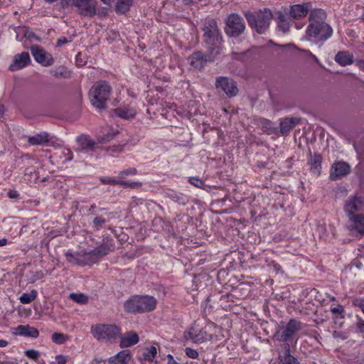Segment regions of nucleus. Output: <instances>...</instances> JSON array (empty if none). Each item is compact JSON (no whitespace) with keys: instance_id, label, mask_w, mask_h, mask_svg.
I'll list each match as a JSON object with an SVG mask.
<instances>
[{"instance_id":"obj_1","label":"nucleus","mask_w":364,"mask_h":364,"mask_svg":"<svg viewBox=\"0 0 364 364\" xmlns=\"http://www.w3.org/2000/svg\"><path fill=\"white\" fill-rule=\"evenodd\" d=\"M326 14L321 9H313L308 17L305 38L321 45L333 34L332 27L326 22Z\"/></svg>"},{"instance_id":"obj_2","label":"nucleus","mask_w":364,"mask_h":364,"mask_svg":"<svg viewBox=\"0 0 364 364\" xmlns=\"http://www.w3.org/2000/svg\"><path fill=\"white\" fill-rule=\"evenodd\" d=\"M114 250V245L113 244V240L112 239L107 238L106 240H104V242L100 246L95 248L90 252L75 253L67 252L65 253V257L67 261L73 264H78L81 266L91 265L97 262L102 257L107 255L109 252L113 251Z\"/></svg>"},{"instance_id":"obj_3","label":"nucleus","mask_w":364,"mask_h":364,"mask_svg":"<svg viewBox=\"0 0 364 364\" xmlns=\"http://www.w3.org/2000/svg\"><path fill=\"white\" fill-rule=\"evenodd\" d=\"M203 42L208 52L218 55L220 53L223 43V36L218 23L214 19H208L203 27Z\"/></svg>"},{"instance_id":"obj_4","label":"nucleus","mask_w":364,"mask_h":364,"mask_svg":"<svg viewBox=\"0 0 364 364\" xmlns=\"http://www.w3.org/2000/svg\"><path fill=\"white\" fill-rule=\"evenodd\" d=\"M249 26L259 34L265 33L274 18L272 11L268 8L259 9L255 12L250 11L243 13Z\"/></svg>"},{"instance_id":"obj_5","label":"nucleus","mask_w":364,"mask_h":364,"mask_svg":"<svg viewBox=\"0 0 364 364\" xmlns=\"http://www.w3.org/2000/svg\"><path fill=\"white\" fill-rule=\"evenodd\" d=\"M156 299L151 296H134L124 303L127 312L140 314L150 312L155 309Z\"/></svg>"},{"instance_id":"obj_6","label":"nucleus","mask_w":364,"mask_h":364,"mask_svg":"<svg viewBox=\"0 0 364 364\" xmlns=\"http://www.w3.org/2000/svg\"><path fill=\"white\" fill-rule=\"evenodd\" d=\"M112 87L105 80L96 82L90 90V99L92 105L97 109H104L109 99Z\"/></svg>"},{"instance_id":"obj_7","label":"nucleus","mask_w":364,"mask_h":364,"mask_svg":"<svg viewBox=\"0 0 364 364\" xmlns=\"http://www.w3.org/2000/svg\"><path fill=\"white\" fill-rule=\"evenodd\" d=\"M91 333L98 341H109L118 338L120 329L116 325L98 324L91 327Z\"/></svg>"},{"instance_id":"obj_8","label":"nucleus","mask_w":364,"mask_h":364,"mask_svg":"<svg viewBox=\"0 0 364 364\" xmlns=\"http://www.w3.org/2000/svg\"><path fill=\"white\" fill-rule=\"evenodd\" d=\"M301 328V323L291 318L284 326H279L274 334L273 338L279 342H287Z\"/></svg>"},{"instance_id":"obj_9","label":"nucleus","mask_w":364,"mask_h":364,"mask_svg":"<svg viewBox=\"0 0 364 364\" xmlns=\"http://www.w3.org/2000/svg\"><path fill=\"white\" fill-rule=\"evenodd\" d=\"M245 30L244 19L237 14H229L225 21V31L230 37H238Z\"/></svg>"},{"instance_id":"obj_10","label":"nucleus","mask_w":364,"mask_h":364,"mask_svg":"<svg viewBox=\"0 0 364 364\" xmlns=\"http://www.w3.org/2000/svg\"><path fill=\"white\" fill-rule=\"evenodd\" d=\"M215 87L219 94L223 93L230 98L235 97L239 92L236 82L225 76L217 77Z\"/></svg>"},{"instance_id":"obj_11","label":"nucleus","mask_w":364,"mask_h":364,"mask_svg":"<svg viewBox=\"0 0 364 364\" xmlns=\"http://www.w3.org/2000/svg\"><path fill=\"white\" fill-rule=\"evenodd\" d=\"M217 56L211 52L205 55L201 51H196L188 58L191 66L196 70H200L203 68L207 62H212Z\"/></svg>"},{"instance_id":"obj_12","label":"nucleus","mask_w":364,"mask_h":364,"mask_svg":"<svg viewBox=\"0 0 364 364\" xmlns=\"http://www.w3.org/2000/svg\"><path fill=\"white\" fill-rule=\"evenodd\" d=\"M287 14V8H282V10L274 12V20L277 23V27L278 30L283 33H287L290 31L293 23V20Z\"/></svg>"},{"instance_id":"obj_13","label":"nucleus","mask_w":364,"mask_h":364,"mask_svg":"<svg viewBox=\"0 0 364 364\" xmlns=\"http://www.w3.org/2000/svg\"><path fill=\"white\" fill-rule=\"evenodd\" d=\"M344 210L348 218L356 215V213L364 212V199L357 196H350L346 201Z\"/></svg>"},{"instance_id":"obj_14","label":"nucleus","mask_w":364,"mask_h":364,"mask_svg":"<svg viewBox=\"0 0 364 364\" xmlns=\"http://www.w3.org/2000/svg\"><path fill=\"white\" fill-rule=\"evenodd\" d=\"M183 337L186 341H191L193 343H202L207 340H210L212 336L206 331L200 330L195 326H191L188 330L185 331Z\"/></svg>"},{"instance_id":"obj_15","label":"nucleus","mask_w":364,"mask_h":364,"mask_svg":"<svg viewBox=\"0 0 364 364\" xmlns=\"http://www.w3.org/2000/svg\"><path fill=\"white\" fill-rule=\"evenodd\" d=\"M31 52L34 59L43 66H50L53 63L52 55L39 46H32Z\"/></svg>"},{"instance_id":"obj_16","label":"nucleus","mask_w":364,"mask_h":364,"mask_svg":"<svg viewBox=\"0 0 364 364\" xmlns=\"http://www.w3.org/2000/svg\"><path fill=\"white\" fill-rule=\"evenodd\" d=\"M311 10L313 9H311V4L310 2H306L301 4H294L290 6L288 14L292 20H300L306 17Z\"/></svg>"},{"instance_id":"obj_17","label":"nucleus","mask_w":364,"mask_h":364,"mask_svg":"<svg viewBox=\"0 0 364 364\" xmlns=\"http://www.w3.org/2000/svg\"><path fill=\"white\" fill-rule=\"evenodd\" d=\"M31 62L29 53L22 52L14 56L13 63L9 66L10 71H16L27 66Z\"/></svg>"},{"instance_id":"obj_18","label":"nucleus","mask_w":364,"mask_h":364,"mask_svg":"<svg viewBox=\"0 0 364 364\" xmlns=\"http://www.w3.org/2000/svg\"><path fill=\"white\" fill-rule=\"evenodd\" d=\"M91 0H73V4L80 9V14L92 17L96 14L95 5L90 4Z\"/></svg>"},{"instance_id":"obj_19","label":"nucleus","mask_w":364,"mask_h":364,"mask_svg":"<svg viewBox=\"0 0 364 364\" xmlns=\"http://www.w3.org/2000/svg\"><path fill=\"white\" fill-rule=\"evenodd\" d=\"M350 171V166L343 161L335 163L332 165L330 178L336 180L340 177L348 174Z\"/></svg>"},{"instance_id":"obj_20","label":"nucleus","mask_w":364,"mask_h":364,"mask_svg":"<svg viewBox=\"0 0 364 364\" xmlns=\"http://www.w3.org/2000/svg\"><path fill=\"white\" fill-rule=\"evenodd\" d=\"M299 117H286L280 122V132L283 136H287L290 131L296 125L301 123Z\"/></svg>"},{"instance_id":"obj_21","label":"nucleus","mask_w":364,"mask_h":364,"mask_svg":"<svg viewBox=\"0 0 364 364\" xmlns=\"http://www.w3.org/2000/svg\"><path fill=\"white\" fill-rule=\"evenodd\" d=\"M335 61L340 65L345 67L353 63V55L348 51H339L334 58Z\"/></svg>"},{"instance_id":"obj_22","label":"nucleus","mask_w":364,"mask_h":364,"mask_svg":"<svg viewBox=\"0 0 364 364\" xmlns=\"http://www.w3.org/2000/svg\"><path fill=\"white\" fill-rule=\"evenodd\" d=\"M139 336L134 331H129L121 337L119 346L121 348L129 347L139 342Z\"/></svg>"},{"instance_id":"obj_23","label":"nucleus","mask_w":364,"mask_h":364,"mask_svg":"<svg viewBox=\"0 0 364 364\" xmlns=\"http://www.w3.org/2000/svg\"><path fill=\"white\" fill-rule=\"evenodd\" d=\"M16 333L23 336L38 338L39 331L37 328L29 325H20L16 328Z\"/></svg>"},{"instance_id":"obj_24","label":"nucleus","mask_w":364,"mask_h":364,"mask_svg":"<svg viewBox=\"0 0 364 364\" xmlns=\"http://www.w3.org/2000/svg\"><path fill=\"white\" fill-rule=\"evenodd\" d=\"M284 353L279 355V360L282 364H300L298 360L290 354V345L284 344Z\"/></svg>"},{"instance_id":"obj_25","label":"nucleus","mask_w":364,"mask_h":364,"mask_svg":"<svg viewBox=\"0 0 364 364\" xmlns=\"http://www.w3.org/2000/svg\"><path fill=\"white\" fill-rule=\"evenodd\" d=\"M130 358L129 350H124L119 352L116 355L109 358L110 364H126Z\"/></svg>"},{"instance_id":"obj_26","label":"nucleus","mask_w":364,"mask_h":364,"mask_svg":"<svg viewBox=\"0 0 364 364\" xmlns=\"http://www.w3.org/2000/svg\"><path fill=\"white\" fill-rule=\"evenodd\" d=\"M349 220L352 223V227L360 234H364V215L357 214L349 217Z\"/></svg>"},{"instance_id":"obj_27","label":"nucleus","mask_w":364,"mask_h":364,"mask_svg":"<svg viewBox=\"0 0 364 364\" xmlns=\"http://www.w3.org/2000/svg\"><path fill=\"white\" fill-rule=\"evenodd\" d=\"M113 112L118 117L125 119L133 118L136 114L135 110L129 106L116 108Z\"/></svg>"},{"instance_id":"obj_28","label":"nucleus","mask_w":364,"mask_h":364,"mask_svg":"<svg viewBox=\"0 0 364 364\" xmlns=\"http://www.w3.org/2000/svg\"><path fill=\"white\" fill-rule=\"evenodd\" d=\"M28 141L31 145H41L49 141V135L46 132L37 134L35 136H30Z\"/></svg>"},{"instance_id":"obj_29","label":"nucleus","mask_w":364,"mask_h":364,"mask_svg":"<svg viewBox=\"0 0 364 364\" xmlns=\"http://www.w3.org/2000/svg\"><path fill=\"white\" fill-rule=\"evenodd\" d=\"M77 143L82 149L92 150L95 142L87 135H81L77 139Z\"/></svg>"},{"instance_id":"obj_30","label":"nucleus","mask_w":364,"mask_h":364,"mask_svg":"<svg viewBox=\"0 0 364 364\" xmlns=\"http://www.w3.org/2000/svg\"><path fill=\"white\" fill-rule=\"evenodd\" d=\"M321 161L322 157L320 154H314V157L311 159V171L317 176L321 172Z\"/></svg>"},{"instance_id":"obj_31","label":"nucleus","mask_w":364,"mask_h":364,"mask_svg":"<svg viewBox=\"0 0 364 364\" xmlns=\"http://www.w3.org/2000/svg\"><path fill=\"white\" fill-rule=\"evenodd\" d=\"M132 3V0H118L116 4V11L122 14L127 12Z\"/></svg>"},{"instance_id":"obj_32","label":"nucleus","mask_w":364,"mask_h":364,"mask_svg":"<svg viewBox=\"0 0 364 364\" xmlns=\"http://www.w3.org/2000/svg\"><path fill=\"white\" fill-rule=\"evenodd\" d=\"M37 291L32 290L29 294L23 293L19 298L20 301L23 304H27L36 299Z\"/></svg>"},{"instance_id":"obj_33","label":"nucleus","mask_w":364,"mask_h":364,"mask_svg":"<svg viewBox=\"0 0 364 364\" xmlns=\"http://www.w3.org/2000/svg\"><path fill=\"white\" fill-rule=\"evenodd\" d=\"M50 73L55 77H62L63 78H68L70 77V73L65 67H58L55 70L50 71Z\"/></svg>"},{"instance_id":"obj_34","label":"nucleus","mask_w":364,"mask_h":364,"mask_svg":"<svg viewBox=\"0 0 364 364\" xmlns=\"http://www.w3.org/2000/svg\"><path fill=\"white\" fill-rule=\"evenodd\" d=\"M156 347L151 346L149 348L145 349L143 353V358L144 360L148 361H153L154 358L156 354Z\"/></svg>"},{"instance_id":"obj_35","label":"nucleus","mask_w":364,"mask_h":364,"mask_svg":"<svg viewBox=\"0 0 364 364\" xmlns=\"http://www.w3.org/2000/svg\"><path fill=\"white\" fill-rule=\"evenodd\" d=\"M68 338V336L62 333H54L52 335V341L57 344L64 343Z\"/></svg>"},{"instance_id":"obj_36","label":"nucleus","mask_w":364,"mask_h":364,"mask_svg":"<svg viewBox=\"0 0 364 364\" xmlns=\"http://www.w3.org/2000/svg\"><path fill=\"white\" fill-rule=\"evenodd\" d=\"M168 197L179 204L185 205L187 203L186 197L182 193H171L168 195Z\"/></svg>"},{"instance_id":"obj_37","label":"nucleus","mask_w":364,"mask_h":364,"mask_svg":"<svg viewBox=\"0 0 364 364\" xmlns=\"http://www.w3.org/2000/svg\"><path fill=\"white\" fill-rule=\"evenodd\" d=\"M70 297L75 302L78 304H85L87 302V296L83 294L79 293H72L70 295Z\"/></svg>"},{"instance_id":"obj_38","label":"nucleus","mask_w":364,"mask_h":364,"mask_svg":"<svg viewBox=\"0 0 364 364\" xmlns=\"http://www.w3.org/2000/svg\"><path fill=\"white\" fill-rule=\"evenodd\" d=\"M25 355L31 359L37 360L39 358L40 353L36 350L29 349L25 351Z\"/></svg>"},{"instance_id":"obj_39","label":"nucleus","mask_w":364,"mask_h":364,"mask_svg":"<svg viewBox=\"0 0 364 364\" xmlns=\"http://www.w3.org/2000/svg\"><path fill=\"white\" fill-rule=\"evenodd\" d=\"M357 321L355 323L356 330L359 333L364 332V320L362 319L360 316H357Z\"/></svg>"},{"instance_id":"obj_40","label":"nucleus","mask_w":364,"mask_h":364,"mask_svg":"<svg viewBox=\"0 0 364 364\" xmlns=\"http://www.w3.org/2000/svg\"><path fill=\"white\" fill-rule=\"evenodd\" d=\"M352 304L354 306L360 308L363 313L364 314V299L363 298H356L354 299L352 301Z\"/></svg>"},{"instance_id":"obj_41","label":"nucleus","mask_w":364,"mask_h":364,"mask_svg":"<svg viewBox=\"0 0 364 364\" xmlns=\"http://www.w3.org/2000/svg\"><path fill=\"white\" fill-rule=\"evenodd\" d=\"M105 223V220L102 217H96L93 220V225L97 230L101 228Z\"/></svg>"},{"instance_id":"obj_42","label":"nucleus","mask_w":364,"mask_h":364,"mask_svg":"<svg viewBox=\"0 0 364 364\" xmlns=\"http://www.w3.org/2000/svg\"><path fill=\"white\" fill-rule=\"evenodd\" d=\"M189 182L194 186L198 188H201L204 185L203 181L198 177H191L189 178Z\"/></svg>"},{"instance_id":"obj_43","label":"nucleus","mask_w":364,"mask_h":364,"mask_svg":"<svg viewBox=\"0 0 364 364\" xmlns=\"http://www.w3.org/2000/svg\"><path fill=\"white\" fill-rule=\"evenodd\" d=\"M331 311L333 314H339L341 318L345 317L344 309L343 306H338V307H333L331 309Z\"/></svg>"},{"instance_id":"obj_44","label":"nucleus","mask_w":364,"mask_h":364,"mask_svg":"<svg viewBox=\"0 0 364 364\" xmlns=\"http://www.w3.org/2000/svg\"><path fill=\"white\" fill-rule=\"evenodd\" d=\"M186 354L191 358H196L198 356V353L191 348H186L185 349Z\"/></svg>"},{"instance_id":"obj_45","label":"nucleus","mask_w":364,"mask_h":364,"mask_svg":"<svg viewBox=\"0 0 364 364\" xmlns=\"http://www.w3.org/2000/svg\"><path fill=\"white\" fill-rule=\"evenodd\" d=\"M100 181L104 184L117 185V181L109 177L100 178Z\"/></svg>"},{"instance_id":"obj_46","label":"nucleus","mask_w":364,"mask_h":364,"mask_svg":"<svg viewBox=\"0 0 364 364\" xmlns=\"http://www.w3.org/2000/svg\"><path fill=\"white\" fill-rule=\"evenodd\" d=\"M136 173V169L134 168H128L125 171L120 172L119 176L121 177H123L124 176L135 175Z\"/></svg>"},{"instance_id":"obj_47","label":"nucleus","mask_w":364,"mask_h":364,"mask_svg":"<svg viewBox=\"0 0 364 364\" xmlns=\"http://www.w3.org/2000/svg\"><path fill=\"white\" fill-rule=\"evenodd\" d=\"M333 337L334 338H336V339H341V340H345L347 338V336L345 335L343 333H342L341 331H334L333 332Z\"/></svg>"},{"instance_id":"obj_48","label":"nucleus","mask_w":364,"mask_h":364,"mask_svg":"<svg viewBox=\"0 0 364 364\" xmlns=\"http://www.w3.org/2000/svg\"><path fill=\"white\" fill-rule=\"evenodd\" d=\"M63 154L66 157V161H71L73 159V153L70 149H64L63 151Z\"/></svg>"},{"instance_id":"obj_49","label":"nucleus","mask_w":364,"mask_h":364,"mask_svg":"<svg viewBox=\"0 0 364 364\" xmlns=\"http://www.w3.org/2000/svg\"><path fill=\"white\" fill-rule=\"evenodd\" d=\"M7 195L10 198H18L19 196L18 191L16 190H9Z\"/></svg>"},{"instance_id":"obj_50","label":"nucleus","mask_w":364,"mask_h":364,"mask_svg":"<svg viewBox=\"0 0 364 364\" xmlns=\"http://www.w3.org/2000/svg\"><path fill=\"white\" fill-rule=\"evenodd\" d=\"M55 360L58 364H65L67 362V359L65 356L58 355L55 357Z\"/></svg>"},{"instance_id":"obj_51","label":"nucleus","mask_w":364,"mask_h":364,"mask_svg":"<svg viewBox=\"0 0 364 364\" xmlns=\"http://www.w3.org/2000/svg\"><path fill=\"white\" fill-rule=\"evenodd\" d=\"M68 42V39L66 38H59L57 41V44L56 46L58 47H60L62 46L63 45L67 43Z\"/></svg>"},{"instance_id":"obj_52","label":"nucleus","mask_w":364,"mask_h":364,"mask_svg":"<svg viewBox=\"0 0 364 364\" xmlns=\"http://www.w3.org/2000/svg\"><path fill=\"white\" fill-rule=\"evenodd\" d=\"M302 51L305 53H307L310 56V58H311L316 62H317V63L318 62V59L317 58V57L315 55H314L312 53H311L310 50H303Z\"/></svg>"},{"instance_id":"obj_53","label":"nucleus","mask_w":364,"mask_h":364,"mask_svg":"<svg viewBox=\"0 0 364 364\" xmlns=\"http://www.w3.org/2000/svg\"><path fill=\"white\" fill-rule=\"evenodd\" d=\"M355 65L360 69L364 70V60H356Z\"/></svg>"},{"instance_id":"obj_54","label":"nucleus","mask_w":364,"mask_h":364,"mask_svg":"<svg viewBox=\"0 0 364 364\" xmlns=\"http://www.w3.org/2000/svg\"><path fill=\"white\" fill-rule=\"evenodd\" d=\"M28 38L29 39H31V38H35L36 39L37 41H40V38H38L35 33H30L28 35Z\"/></svg>"},{"instance_id":"obj_55","label":"nucleus","mask_w":364,"mask_h":364,"mask_svg":"<svg viewBox=\"0 0 364 364\" xmlns=\"http://www.w3.org/2000/svg\"><path fill=\"white\" fill-rule=\"evenodd\" d=\"M116 134V133H114L112 134H107L106 136V138L105 139H103V141H109L111 140L112 139H113V137L114 136V135Z\"/></svg>"},{"instance_id":"obj_56","label":"nucleus","mask_w":364,"mask_h":364,"mask_svg":"<svg viewBox=\"0 0 364 364\" xmlns=\"http://www.w3.org/2000/svg\"><path fill=\"white\" fill-rule=\"evenodd\" d=\"M8 345V342L6 340H0V347L4 348Z\"/></svg>"},{"instance_id":"obj_57","label":"nucleus","mask_w":364,"mask_h":364,"mask_svg":"<svg viewBox=\"0 0 364 364\" xmlns=\"http://www.w3.org/2000/svg\"><path fill=\"white\" fill-rule=\"evenodd\" d=\"M7 243V240L4 238L0 240V247L4 246Z\"/></svg>"},{"instance_id":"obj_58","label":"nucleus","mask_w":364,"mask_h":364,"mask_svg":"<svg viewBox=\"0 0 364 364\" xmlns=\"http://www.w3.org/2000/svg\"><path fill=\"white\" fill-rule=\"evenodd\" d=\"M117 185L127 186L128 185V182L122 181H117Z\"/></svg>"},{"instance_id":"obj_59","label":"nucleus","mask_w":364,"mask_h":364,"mask_svg":"<svg viewBox=\"0 0 364 364\" xmlns=\"http://www.w3.org/2000/svg\"><path fill=\"white\" fill-rule=\"evenodd\" d=\"M105 4L110 5L114 0H101Z\"/></svg>"},{"instance_id":"obj_60","label":"nucleus","mask_w":364,"mask_h":364,"mask_svg":"<svg viewBox=\"0 0 364 364\" xmlns=\"http://www.w3.org/2000/svg\"><path fill=\"white\" fill-rule=\"evenodd\" d=\"M4 113V107L2 105H0V118L3 116Z\"/></svg>"},{"instance_id":"obj_61","label":"nucleus","mask_w":364,"mask_h":364,"mask_svg":"<svg viewBox=\"0 0 364 364\" xmlns=\"http://www.w3.org/2000/svg\"><path fill=\"white\" fill-rule=\"evenodd\" d=\"M168 358H169V360H171V362L173 361V360H174L173 356L171 354L168 355Z\"/></svg>"},{"instance_id":"obj_62","label":"nucleus","mask_w":364,"mask_h":364,"mask_svg":"<svg viewBox=\"0 0 364 364\" xmlns=\"http://www.w3.org/2000/svg\"><path fill=\"white\" fill-rule=\"evenodd\" d=\"M355 265H356V267H357L358 269H360V268L361 267V266H362V264H361L360 262H359V263H357Z\"/></svg>"},{"instance_id":"obj_63","label":"nucleus","mask_w":364,"mask_h":364,"mask_svg":"<svg viewBox=\"0 0 364 364\" xmlns=\"http://www.w3.org/2000/svg\"><path fill=\"white\" fill-rule=\"evenodd\" d=\"M295 26H296V28L297 29H300V28H302V26H299V24H297V23H296Z\"/></svg>"},{"instance_id":"obj_64","label":"nucleus","mask_w":364,"mask_h":364,"mask_svg":"<svg viewBox=\"0 0 364 364\" xmlns=\"http://www.w3.org/2000/svg\"><path fill=\"white\" fill-rule=\"evenodd\" d=\"M57 0H46V1L50 2V3H53V2H55Z\"/></svg>"}]
</instances>
